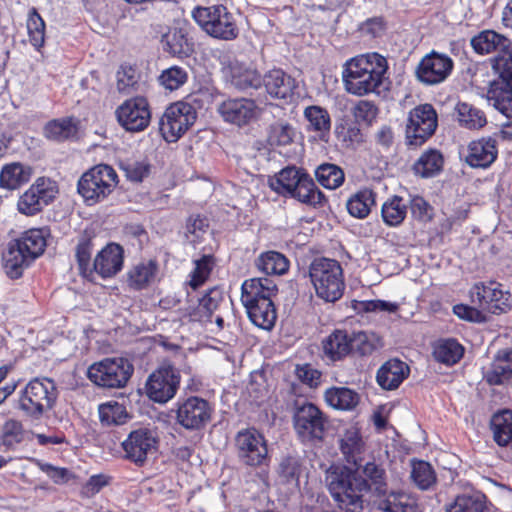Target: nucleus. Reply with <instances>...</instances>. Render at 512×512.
<instances>
[{"instance_id":"obj_60","label":"nucleus","mask_w":512,"mask_h":512,"mask_svg":"<svg viewBox=\"0 0 512 512\" xmlns=\"http://www.w3.org/2000/svg\"><path fill=\"white\" fill-rule=\"evenodd\" d=\"M180 385V373L165 361H162V404L171 400Z\"/></svg>"},{"instance_id":"obj_29","label":"nucleus","mask_w":512,"mask_h":512,"mask_svg":"<svg viewBox=\"0 0 512 512\" xmlns=\"http://www.w3.org/2000/svg\"><path fill=\"white\" fill-rule=\"evenodd\" d=\"M224 300V291L221 287L215 286L209 289L201 299H199L196 307L190 308L187 317L190 321L207 323L212 321V315L218 309Z\"/></svg>"},{"instance_id":"obj_2","label":"nucleus","mask_w":512,"mask_h":512,"mask_svg":"<svg viewBox=\"0 0 512 512\" xmlns=\"http://www.w3.org/2000/svg\"><path fill=\"white\" fill-rule=\"evenodd\" d=\"M308 276L318 298L333 303L343 296L344 273L337 260L326 257L315 258L309 265Z\"/></svg>"},{"instance_id":"obj_48","label":"nucleus","mask_w":512,"mask_h":512,"mask_svg":"<svg viewBox=\"0 0 512 512\" xmlns=\"http://www.w3.org/2000/svg\"><path fill=\"white\" fill-rule=\"evenodd\" d=\"M443 164L442 154L436 149H429L422 153L415 162L413 169L417 175L423 178H430L441 172Z\"/></svg>"},{"instance_id":"obj_21","label":"nucleus","mask_w":512,"mask_h":512,"mask_svg":"<svg viewBox=\"0 0 512 512\" xmlns=\"http://www.w3.org/2000/svg\"><path fill=\"white\" fill-rule=\"evenodd\" d=\"M217 111L225 122L241 127L256 117L257 105L252 99L230 98L223 101Z\"/></svg>"},{"instance_id":"obj_37","label":"nucleus","mask_w":512,"mask_h":512,"mask_svg":"<svg viewBox=\"0 0 512 512\" xmlns=\"http://www.w3.org/2000/svg\"><path fill=\"white\" fill-rule=\"evenodd\" d=\"M493 440L500 447L512 441V411L505 409L495 413L490 420Z\"/></svg>"},{"instance_id":"obj_3","label":"nucleus","mask_w":512,"mask_h":512,"mask_svg":"<svg viewBox=\"0 0 512 512\" xmlns=\"http://www.w3.org/2000/svg\"><path fill=\"white\" fill-rule=\"evenodd\" d=\"M352 468L344 467L327 477L329 492L341 510L360 512L368 494L364 481H359Z\"/></svg>"},{"instance_id":"obj_13","label":"nucleus","mask_w":512,"mask_h":512,"mask_svg":"<svg viewBox=\"0 0 512 512\" xmlns=\"http://www.w3.org/2000/svg\"><path fill=\"white\" fill-rule=\"evenodd\" d=\"M59 190L55 181L39 177L20 197L17 203L18 211L26 216L41 212L57 196Z\"/></svg>"},{"instance_id":"obj_7","label":"nucleus","mask_w":512,"mask_h":512,"mask_svg":"<svg viewBox=\"0 0 512 512\" xmlns=\"http://www.w3.org/2000/svg\"><path fill=\"white\" fill-rule=\"evenodd\" d=\"M133 371V365L126 358H105L89 366L87 377L99 387L119 389L126 386Z\"/></svg>"},{"instance_id":"obj_38","label":"nucleus","mask_w":512,"mask_h":512,"mask_svg":"<svg viewBox=\"0 0 512 512\" xmlns=\"http://www.w3.org/2000/svg\"><path fill=\"white\" fill-rule=\"evenodd\" d=\"M464 355V347L453 338L440 339L433 345L435 360L446 366H452Z\"/></svg>"},{"instance_id":"obj_16","label":"nucleus","mask_w":512,"mask_h":512,"mask_svg":"<svg viewBox=\"0 0 512 512\" xmlns=\"http://www.w3.org/2000/svg\"><path fill=\"white\" fill-rule=\"evenodd\" d=\"M115 114L120 126L133 133L147 128L151 119L148 102L143 97L126 100L116 109Z\"/></svg>"},{"instance_id":"obj_50","label":"nucleus","mask_w":512,"mask_h":512,"mask_svg":"<svg viewBox=\"0 0 512 512\" xmlns=\"http://www.w3.org/2000/svg\"><path fill=\"white\" fill-rule=\"evenodd\" d=\"M455 114L460 126L470 130L480 129L487 123L484 112L466 102L457 103Z\"/></svg>"},{"instance_id":"obj_31","label":"nucleus","mask_w":512,"mask_h":512,"mask_svg":"<svg viewBox=\"0 0 512 512\" xmlns=\"http://www.w3.org/2000/svg\"><path fill=\"white\" fill-rule=\"evenodd\" d=\"M408 374L409 366L405 362L399 359H391L379 368L376 380L381 388L394 390L399 387Z\"/></svg>"},{"instance_id":"obj_42","label":"nucleus","mask_w":512,"mask_h":512,"mask_svg":"<svg viewBox=\"0 0 512 512\" xmlns=\"http://www.w3.org/2000/svg\"><path fill=\"white\" fill-rule=\"evenodd\" d=\"M231 84L236 89L246 91L262 85L261 75L254 69L246 68L238 62L230 66Z\"/></svg>"},{"instance_id":"obj_25","label":"nucleus","mask_w":512,"mask_h":512,"mask_svg":"<svg viewBox=\"0 0 512 512\" xmlns=\"http://www.w3.org/2000/svg\"><path fill=\"white\" fill-rule=\"evenodd\" d=\"M162 49L171 56L178 58L189 57L194 51V44L188 38L187 28L177 23L162 34Z\"/></svg>"},{"instance_id":"obj_24","label":"nucleus","mask_w":512,"mask_h":512,"mask_svg":"<svg viewBox=\"0 0 512 512\" xmlns=\"http://www.w3.org/2000/svg\"><path fill=\"white\" fill-rule=\"evenodd\" d=\"M123 253L120 245L107 244L93 261V273H97L104 279L115 276L123 267Z\"/></svg>"},{"instance_id":"obj_40","label":"nucleus","mask_w":512,"mask_h":512,"mask_svg":"<svg viewBox=\"0 0 512 512\" xmlns=\"http://www.w3.org/2000/svg\"><path fill=\"white\" fill-rule=\"evenodd\" d=\"M324 397L329 406L344 411L354 409L360 400L358 393L347 387H331Z\"/></svg>"},{"instance_id":"obj_6","label":"nucleus","mask_w":512,"mask_h":512,"mask_svg":"<svg viewBox=\"0 0 512 512\" xmlns=\"http://www.w3.org/2000/svg\"><path fill=\"white\" fill-rule=\"evenodd\" d=\"M191 15L199 27L214 39L232 41L239 35L233 14L222 4L197 6Z\"/></svg>"},{"instance_id":"obj_5","label":"nucleus","mask_w":512,"mask_h":512,"mask_svg":"<svg viewBox=\"0 0 512 512\" xmlns=\"http://www.w3.org/2000/svg\"><path fill=\"white\" fill-rule=\"evenodd\" d=\"M118 183V174L112 166L97 164L80 176L77 192L87 206H94L107 200Z\"/></svg>"},{"instance_id":"obj_52","label":"nucleus","mask_w":512,"mask_h":512,"mask_svg":"<svg viewBox=\"0 0 512 512\" xmlns=\"http://www.w3.org/2000/svg\"><path fill=\"white\" fill-rule=\"evenodd\" d=\"M98 413L103 426L123 425L130 419L126 407L116 401H108L100 404Z\"/></svg>"},{"instance_id":"obj_19","label":"nucleus","mask_w":512,"mask_h":512,"mask_svg":"<svg viewBox=\"0 0 512 512\" xmlns=\"http://www.w3.org/2000/svg\"><path fill=\"white\" fill-rule=\"evenodd\" d=\"M353 473L359 481H364L366 491L374 497L384 493L388 488V474L383 462L375 459L361 460L354 465Z\"/></svg>"},{"instance_id":"obj_55","label":"nucleus","mask_w":512,"mask_h":512,"mask_svg":"<svg viewBox=\"0 0 512 512\" xmlns=\"http://www.w3.org/2000/svg\"><path fill=\"white\" fill-rule=\"evenodd\" d=\"M410 478L420 490L430 489L437 480L433 467L424 460H412Z\"/></svg>"},{"instance_id":"obj_1","label":"nucleus","mask_w":512,"mask_h":512,"mask_svg":"<svg viewBox=\"0 0 512 512\" xmlns=\"http://www.w3.org/2000/svg\"><path fill=\"white\" fill-rule=\"evenodd\" d=\"M388 69L387 60L378 53L356 56L345 63L342 79L347 92L363 96L375 92Z\"/></svg>"},{"instance_id":"obj_15","label":"nucleus","mask_w":512,"mask_h":512,"mask_svg":"<svg viewBox=\"0 0 512 512\" xmlns=\"http://www.w3.org/2000/svg\"><path fill=\"white\" fill-rule=\"evenodd\" d=\"M158 439L157 428L141 427L131 431L122 442L125 458L142 465L148 455L157 450Z\"/></svg>"},{"instance_id":"obj_32","label":"nucleus","mask_w":512,"mask_h":512,"mask_svg":"<svg viewBox=\"0 0 512 512\" xmlns=\"http://www.w3.org/2000/svg\"><path fill=\"white\" fill-rule=\"evenodd\" d=\"M290 198H294L314 208L323 207L327 203L325 194L317 187L311 176L306 172L300 178Z\"/></svg>"},{"instance_id":"obj_63","label":"nucleus","mask_w":512,"mask_h":512,"mask_svg":"<svg viewBox=\"0 0 512 512\" xmlns=\"http://www.w3.org/2000/svg\"><path fill=\"white\" fill-rule=\"evenodd\" d=\"M353 308L358 313H369V312H388L395 313L398 310V304L386 300H364L355 301Z\"/></svg>"},{"instance_id":"obj_56","label":"nucleus","mask_w":512,"mask_h":512,"mask_svg":"<svg viewBox=\"0 0 512 512\" xmlns=\"http://www.w3.org/2000/svg\"><path fill=\"white\" fill-rule=\"evenodd\" d=\"M26 26L30 44L35 50L40 51L45 44L46 25L35 7L28 12Z\"/></svg>"},{"instance_id":"obj_28","label":"nucleus","mask_w":512,"mask_h":512,"mask_svg":"<svg viewBox=\"0 0 512 512\" xmlns=\"http://www.w3.org/2000/svg\"><path fill=\"white\" fill-rule=\"evenodd\" d=\"M497 154L496 141L491 138H482L468 145L465 161L472 168L485 169L496 160Z\"/></svg>"},{"instance_id":"obj_58","label":"nucleus","mask_w":512,"mask_h":512,"mask_svg":"<svg viewBox=\"0 0 512 512\" xmlns=\"http://www.w3.org/2000/svg\"><path fill=\"white\" fill-rule=\"evenodd\" d=\"M295 129L284 120L272 123L268 129V142L271 146H287L293 142Z\"/></svg>"},{"instance_id":"obj_23","label":"nucleus","mask_w":512,"mask_h":512,"mask_svg":"<svg viewBox=\"0 0 512 512\" xmlns=\"http://www.w3.org/2000/svg\"><path fill=\"white\" fill-rule=\"evenodd\" d=\"M278 292L273 280L260 277L247 279L241 286V302L244 306L273 302L272 297Z\"/></svg>"},{"instance_id":"obj_62","label":"nucleus","mask_w":512,"mask_h":512,"mask_svg":"<svg viewBox=\"0 0 512 512\" xmlns=\"http://www.w3.org/2000/svg\"><path fill=\"white\" fill-rule=\"evenodd\" d=\"M188 79L187 71L179 66H171L162 70V86L174 91L183 86Z\"/></svg>"},{"instance_id":"obj_49","label":"nucleus","mask_w":512,"mask_h":512,"mask_svg":"<svg viewBox=\"0 0 512 512\" xmlns=\"http://www.w3.org/2000/svg\"><path fill=\"white\" fill-rule=\"evenodd\" d=\"M31 171L20 163L5 165L0 172V187L7 190H14L27 183Z\"/></svg>"},{"instance_id":"obj_36","label":"nucleus","mask_w":512,"mask_h":512,"mask_svg":"<svg viewBox=\"0 0 512 512\" xmlns=\"http://www.w3.org/2000/svg\"><path fill=\"white\" fill-rule=\"evenodd\" d=\"M78 126L72 117L54 119L46 123L43 128L44 136L54 142H64L75 138Z\"/></svg>"},{"instance_id":"obj_53","label":"nucleus","mask_w":512,"mask_h":512,"mask_svg":"<svg viewBox=\"0 0 512 512\" xmlns=\"http://www.w3.org/2000/svg\"><path fill=\"white\" fill-rule=\"evenodd\" d=\"M318 183L326 189L339 188L345 181V173L341 167L333 163H322L315 169Z\"/></svg>"},{"instance_id":"obj_20","label":"nucleus","mask_w":512,"mask_h":512,"mask_svg":"<svg viewBox=\"0 0 512 512\" xmlns=\"http://www.w3.org/2000/svg\"><path fill=\"white\" fill-rule=\"evenodd\" d=\"M489 103L501 114L512 120V68L498 74L487 91Z\"/></svg>"},{"instance_id":"obj_47","label":"nucleus","mask_w":512,"mask_h":512,"mask_svg":"<svg viewBox=\"0 0 512 512\" xmlns=\"http://www.w3.org/2000/svg\"><path fill=\"white\" fill-rule=\"evenodd\" d=\"M340 448L348 463L355 465L363 460L361 454L364 450V441L357 428L352 427L345 431Z\"/></svg>"},{"instance_id":"obj_10","label":"nucleus","mask_w":512,"mask_h":512,"mask_svg":"<svg viewBox=\"0 0 512 512\" xmlns=\"http://www.w3.org/2000/svg\"><path fill=\"white\" fill-rule=\"evenodd\" d=\"M470 301L483 312L499 315L510 310L512 296L496 281L477 282L469 291Z\"/></svg>"},{"instance_id":"obj_30","label":"nucleus","mask_w":512,"mask_h":512,"mask_svg":"<svg viewBox=\"0 0 512 512\" xmlns=\"http://www.w3.org/2000/svg\"><path fill=\"white\" fill-rule=\"evenodd\" d=\"M32 263L31 257L26 255L15 240L8 243L6 250L2 254L3 269L10 279L20 278L24 270Z\"/></svg>"},{"instance_id":"obj_26","label":"nucleus","mask_w":512,"mask_h":512,"mask_svg":"<svg viewBox=\"0 0 512 512\" xmlns=\"http://www.w3.org/2000/svg\"><path fill=\"white\" fill-rule=\"evenodd\" d=\"M267 93L275 99L291 100L296 89V80L279 68L269 70L262 77Z\"/></svg>"},{"instance_id":"obj_43","label":"nucleus","mask_w":512,"mask_h":512,"mask_svg":"<svg viewBox=\"0 0 512 512\" xmlns=\"http://www.w3.org/2000/svg\"><path fill=\"white\" fill-rule=\"evenodd\" d=\"M407 209L408 203L402 197L394 195L382 204V220L389 227H397L405 220Z\"/></svg>"},{"instance_id":"obj_44","label":"nucleus","mask_w":512,"mask_h":512,"mask_svg":"<svg viewBox=\"0 0 512 512\" xmlns=\"http://www.w3.org/2000/svg\"><path fill=\"white\" fill-rule=\"evenodd\" d=\"M157 270L156 260L142 261L136 264L128 272L129 286L136 290L147 287L154 280Z\"/></svg>"},{"instance_id":"obj_34","label":"nucleus","mask_w":512,"mask_h":512,"mask_svg":"<svg viewBox=\"0 0 512 512\" xmlns=\"http://www.w3.org/2000/svg\"><path fill=\"white\" fill-rule=\"evenodd\" d=\"M304 173L303 170L295 166L285 167L274 177L270 178L269 186L277 194L284 197H291Z\"/></svg>"},{"instance_id":"obj_46","label":"nucleus","mask_w":512,"mask_h":512,"mask_svg":"<svg viewBox=\"0 0 512 512\" xmlns=\"http://www.w3.org/2000/svg\"><path fill=\"white\" fill-rule=\"evenodd\" d=\"M375 204V193L368 188L361 189L351 195L346 203L348 213L358 219L366 218Z\"/></svg>"},{"instance_id":"obj_4","label":"nucleus","mask_w":512,"mask_h":512,"mask_svg":"<svg viewBox=\"0 0 512 512\" xmlns=\"http://www.w3.org/2000/svg\"><path fill=\"white\" fill-rule=\"evenodd\" d=\"M57 395L52 379L36 377L19 392L17 409L27 418L38 421L53 408Z\"/></svg>"},{"instance_id":"obj_17","label":"nucleus","mask_w":512,"mask_h":512,"mask_svg":"<svg viewBox=\"0 0 512 512\" xmlns=\"http://www.w3.org/2000/svg\"><path fill=\"white\" fill-rule=\"evenodd\" d=\"M212 407L209 402L197 396H191L178 404L175 411L177 423L187 430H199L211 419Z\"/></svg>"},{"instance_id":"obj_9","label":"nucleus","mask_w":512,"mask_h":512,"mask_svg":"<svg viewBox=\"0 0 512 512\" xmlns=\"http://www.w3.org/2000/svg\"><path fill=\"white\" fill-rule=\"evenodd\" d=\"M470 44L477 54L497 53L491 60L497 74L512 68V41L507 37L493 30H484L473 36Z\"/></svg>"},{"instance_id":"obj_61","label":"nucleus","mask_w":512,"mask_h":512,"mask_svg":"<svg viewBox=\"0 0 512 512\" xmlns=\"http://www.w3.org/2000/svg\"><path fill=\"white\" fill-rule=\"evenodd\" d=\"M334 133L338 141L349 147L361 141V130L357 124L350 121H341L335 124Z\"/></svg>"},{"instance_id":"obj_27","label":"nucleus","mask_w":512,"mask_h":512,"mask_svg":"<svg viewBox=\"0 0 512 512\" xmlns=\"http://www.w3.org/2000/svg\"><path fill=\"white\" fill-rule=\"evenodd\" d=\"M484 380L493 386L512 382V349L499 350L483 372Z\"/></svg>"},{"instance_id":"obj_64","label":"nucleus","mask_w":512,"mask_h":512,"mask_svg":"<svg viewBox=\"0 0 512 512\" xmlns=\"http://www.w3.org/2000/svg\"><path fill=\"white\" fill-rule=\"evenodd\" d=\"M116 76L117 88L122 93H130V90L138 83V74L131 66L122 65Z\"/></svg>"},{"instance_id":"obj_45","label":"nucleus","mask_w":512,"mask_h":512,"mask_svg":"<svg viewBox=\"0 0 512 512\" xmlns=\"http://www.w3.org/2000/svg\"><path fill=\"white\" fill-rule=\"evenodd\" d=\"M24 250L27 256L34 262L45 251L47 242L45 232L42 229H30L14 239Z\"/></svg>"},{"instance_id":"obj_51","label":"nucleus","mask_w":512,"mask_h":512,"mask_svg":"<svg viewBox=\"0 0 512 512\" xmlns=\"http://www.w3.org/2000/svg\"><path fill=\"white\" fill-rule=\"evenodd\" d=\"M256 266L266 275H283L289 269V260L280 252L267 251L259 255Z\"/></svg>"},{"instance_id":"obj_54","label":"nucleus","mask_w":512,"mask_h":512,"mask_svg":"<svg viewBox=\"0 0 512 512\" xmlns=\"http://www.w3.org/2000/svg\"><path fill=\"white\" fill-rule=\"evenodd\" d=\"M23 424L16 419H8L2 426L0 443L6 451H14L25 439Z\"/></svg>"},{"instance_id":"obj_39","label":"nucleus","mask_w":512,"mask_h":512,"mask_svg":"<svg viewBox=\"0 0 512 512\" xmlns=\"http://www.w3.org/2000/svg\"><path fill=\"white\" fill-rule=\"evenodd\" d=\"M445 512H487L486 496L478 491L460 494L446 505Z\"/></svg>"},{"instance_id":"obj_41","label":"nucleus","mask_w":512,"mask_h":512,"mask_svg":"<svg viewBox=\"0 0 512 512\" xmlns=\"http://www.w3.org/2000/svg\"><path fill=\"white\" fill-rule=\"evenodd\" d=\"M251 322L257 327L270 330L274 327L277 312L274 302H261L260 304H252L244 306Z\"/></svg>"},{"instance_id":"obj_33","label":"nucleus","mask_w":512,"mask_h":512,"mask_svg":"<svg viewBox=\"0 0 512 512\" xmlns=\"http://www.w3.org/2000/svg\"><path fill=\"white\" fill-rule=\"evenodd\" d=\"M322 350L325 358L332 362L343 359L351 352L349 333L346 330H334L322 341Z\"/></svg>"},{"instance_id":"obj_14","label":"nucleus","mask_w":512,"mask_h":512,"mask_svg":"<svg viewBox=\"0 0 512 512\" xmlns=\"http://www.w3.org/2000/svg\"><path fill=\"white\" fill-rule=\"evenodd\" d=\"M197 118V112L190 103L179 101L166 108L162 115V138L176 142Z\"/></svg>"},{"instance_id":"obj_12","label":"nucleus","mask_w":512,"mask_h":512,"mask_svg":"<svg viewBox=\"0 0 512 512\" xmlns=\"http://www.w3.org/2000/svg\"><path fill=\"white\" fill-rule=\"evenodd\" d=\"M438 116L431 104H422L409 112L406 142L409 146L423 145L436 131Z\"/></svg>"},{"instance_id":"obj_22","label":"nucleus","mask_w":512,"mask_h":512,"mask_svg":"<svg viewBox=\"0 0 512 512\" xmlns=\"http://www.w3.org/2000/svg\"><path fill=\"white\" fill-rule=\"evenodd\" d=\"M376 512H420L417 498L402 490L388 489L375 497Z\"/></svg>"},{"instance_id":"obj_11","label":"nucleus","mask_w":512,"mask_h":512,"mask_svg":"<svg viewBox=\"0 0 512 512\" xmlns=\"http://www.w3.org/2000/svg\"><path fill=\"white\" fill-rule=\"evenodd\" d=\"M294 429L304 443L323 439L326 427L324 413L313 403H296L293 413Z\"/></svg>"},{"instance_id":"obj_18","label":"nucleus","mask_w":512,"mask_h":512,"mask_svg":"<svg viewBox=\"0 0 512 512\" xmlns=\"http://www.w3.org/2000/svg\"><path fill=\"white\" fill-rule=\"evenodd\" d=\"M453 65L449 56L432 51L421 59L416 68V76L426 85H436L446 80L452 72Z\"/></svg>"},{"instance_id":"obj_8","label":"nucleus","mask_w":512,"mask_h":512,"mask_svg":"<svg viewBox=\"0 0 512 512\" xmlns=\"http://www.w3.org/2000/svg\"><path fill=\"white\" fill-rule=\"evenodd\" d=\"M235 448L238 460L244 466L265 468L271 462L268 441L255 428L238 431L235 436Z\"/></svg>"},{"instance_id":"obj_35","label":"nucleus","mask_w":512,"mask_h":512,"mask_svg":"<svg viewBox=\"0 0 512 512\" xmlns=\"http://www.w3.org/2000/svg\"><path fill=\"white\" fill-rule=\"evenodd\" d=\"M304 117L309 123L308 130L316 132L321 141L327 142L331 129L328 111L321 106L312 105L305 108Z\"/></svg>"},{"instance_id":"obj_57","label":"nucleus","mask_w":512,"mask_h":512,"mask_svg":"<svg viewBox=\"0 0 512 512\" xmlns=\"http://www.w3.org/2000/svg\"><path fill=\"white\" fill-rule=\"evenodd\" d=\"M194 268L190 272L188 285L196 290L209 278L214 266L215 258L212 255H203L199 259L193 261Z\"/></svg>"},{"instance_id":"obj_59","label":"nucleus","mask_w":512,"mask_h":512,"mask_svg":"<svg viewBox=\"0 0 512 512\" xmlns=\"http://www.w3.org/2000/svg\"><path fill=\"white\" fill-rule=\"evenodd\" d=\"M93 244L91 238L87 235H81L76 246V259L81 274L89 277L93 274V262L91 255Z\"/></svg>"}]
</instances>
